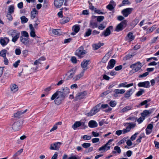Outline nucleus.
I'll list each match as a JSON object with an SVG mask.
<instances>
[{"label":"nucleus","mask_w":159,"mask_h":159,"mask_svg":"<svg viewBox=\"0 0 159 159\" xmlns=\"http://www.w3.org/2000/svg\"><path fill=\"white\" fill-rule=\"evenodd\" d=\"M116 64V61L114 59H111L108 63L107 68L109 70L113 68Z\"/></svg>","instance_id":"obj_16"},{"label":"nucleus","mask_w":159,"mask_h":159,"mask_svg":"<svg viewBox=\"0 0 159 159\" xmlns=\"http://www.w3.org/2000/svg\"><path fill=\"white\" fill-rule=\"evenodd\" d=\"M87 94V92L84 91L83 92L78 93L76 95L75 98L76 100L83 98Z\"/></svg>","instance_id":"obj_14"},{"label":"nucleus","mask_w":159,"mask_h":159,"mask_svg":"<svg viewBox=\"0 0 159 159\" xmlns=\"http://www.w3.org/2000/svg\"><path fill=\"white\" fill-rule=\"evenodd\" d=\"M9 39L7 38H4L3 39H1L0 42L2 46H5L9 42Z\"/></svg>","instance_id":"obj_28"},{"label":"nucleus","mask_w":159,"mask_h":159,"mask_svg":"<svg viewBox=\"0 0 159 159\" xmlns=\"http://www.w3.org/2000/svg\"><path fill=\"white\" fill-rule=\"evenodd\" d=\"M9 35L12 37L16 36H20V33L18 31L15 30H11L9 32Z\"/></svg>","instance_id":"obj_23"},{"label":"nucleus","mask_w":159,"mask_h":159,"mask_svg":"<svg viewBox=\"0 0 159 159\" xmlns=\"http://www.w3.org/2000/svg\"><path fill=\"white\" fill-rule=\"evenodd\" d=\"M114 7L113 5H111V4H109L106 7L110 11H112L113 10L114 8Z\"/></svg>","instance_id":"obj_54"},{"label":"nucleus","mask_w":159,"mask_h":159,"mask_svg":"<svg viewBox=\"0 0 159 159\" xmlns=\"http://www.w3.org/2000/svg\"><path fill=\"white\" fill-rule=\"evenodd\" d=\"M100 109V104H98L93 107L90 111L87 114L88 116H91L98 112Z\"/></svg>","instance_id":"obj_6"},{"label":"nucleus","mask_w":159,"mask_h":159,"mask_svg":"<svg viewBox=\"0 0 159 159\" xmlns=\"http://www.w3.org/2000/svg\"><path fill=\"white\" fill-rule=\"evenodd\" d=\"M104 19V17L103 16H98L97 18V20L98 22H101Z\"/></svg>","instance_id":"obj_59"},{"label":"nucleus","mask_w":159,"mask_h":159,"mask_svg":"<svg viewBox=\"0 0 159 159\" xmlns=\"http://www.w3.org/2000/svg\"><path fill=\"white\" fill-rule=\"evenodd\" d=\"M104 45L103 43H98L93 45V47L94 50H97L99 48L102 46Z\"/></svg>","instance_id":"obj_36"},{"label":"nucleus","mask_w":159,"mask_h":159,"mask_svg":"<svg viewBox=\"0 0 159 159\" xmlns=\"http://www.w3.org/2000/svg\"><path fill=\"white\" fill-rule=\"evenodd\" d=\"M135 38V36L131 32L129 33L125 38V40L128 42H130L133 40Z\"/></svg>","instance_id":"obj_13"},{"label":"nucleus","mask_w":159,"mask_h":159,"mask_svg":"<svg viewBox=\"0 0 159 159\" xmlns=\"http://www.w3.org/2000/svg\"><path fill=\"white\" fill-rule=\"evenodd\" d=\"M69 20V18L67 17H64L62 20V22L65 23L67 22Z\"/></svg>","instance_id":"obj_53"},{"label":"nucleus","mask_w":159,"mask_h":159,"mask_svg":"<svg viewBox=\"0 0 159 159\" xmlns=\"http://www.w3.org/2000/svg\"><path fill=\"white\" fill-rule=\"evenodd\" d=\"M27 109H26L25 110L20 111L17 112L16 113L14 114V116L15 117L17 118H19L20 116L23 114L25 113L27 111Z\"/></svg>","instance_id":"obj_34"},{"label":"nucleus","mask_w":159,"mask_h":159,"mask_svg":"<svg viewBox=\"0 0 159 159\" xmlns=\"http://www.w3.org/2000/svg\"><path fill=\"white\" fill-rule=\"evenodd\" d=\"M133 10V8H126L123 10L121 11V13L125 17H127Z\"/></svg>","instance_id":"obj_10"},{"label":"nucleus","mask_w":159,"mask_h":159,"mask_svg":"<svg viewBox=\"0 0 159 159\" xmlns=\"http://www.w3.org/2000/svg\"><path fill=\"white\" fill-rule=\"evenodd\" d=\"M106 27V26L103 24H100L98 27V29L100 30H103Z\"/></svg>","instance_id":"obj_61"},{"label":"nucleus","mask_w":159,"mask_h":159,"mask_svg":"<svg viewBox=\"0 0 159 159\" xmlns=\"http://www.w3.org/2000/svg\"><path fill=\"white\" fill-rule=\"evenodd\" d=\"M126 124L127 125L126 128L123 129V134L130 132L131 129H133L136 126V124L134 122L127 123Z\"/></svg>","instance_id":"obj_3"},{"label":"nucleus","mask_w":159,"mask_h":159,"mask_svg":"<svg viewBox=\"0 0 159 159\" xmlns=\"http://www.w3.org/2000/svg\"><path fill=\"white\" fill-rule=\"evenodd\" d=\"M134 91L133 88H131L128 90L124 94V97L125 98H128L130 97Z\"/></svg>","instance_id":"obj_19"},{"label":"nucleus","mask_w":159,"mask_h":159,"mask_svg":"<svg viewBox=\"0 0 159 159\" xmlns=\"http://www.w3.org/2000/svg\"><path fill=\"white\" fill-rule=\"evenodd\" d=\"M84 71H83L79 74L76 75L73 78V80L75 81H76L80 80L84 76Z\"/></svg>","instance_id":"obj_24"},{"label":"nucleus","mask_w":159,"mask_h":159,"mask_svg":"<svg viewBox=\"0 0 159 159\" xmlns=\"http://www.w3.org/2000/svg\"><path fill=\"white\" fill-rule=\"evenodd\" d=\"M155 27L154 26H152L151 28L148 29L147 30V33H149L152 32L155 29Z\"/></svg>","instance_id":"obj_58"},{"label":"nucleus","mask_w":159,"mask_h":159,"mask_svg":"<svg viewBox=\"0 0 159 159\" xmlns=\"http://www.w3.org/2000/svg\"><path fill=\"white\" fill-rule=\"evenodd\" d=\"M109 58V57L108 55L106 54L105 55V56L104 57L102 58V60L101 61H99L98 64H101L102 63H106L107 61L108 60Z\"/></svg>","instance_id":"obj_31"},{"label":"nucleus","mask_w":159,"mask_h":159,"mask_svg":"<svg viewBox=\"0 0 159 159\" xmlns=\"http://www.w3.org/2000/svg\"><path fill=\"white\" fill-rule=\"evenodd\" d=\"M116 104V102L115 101H111L109 103L110 105L112 107H115Z\"/></svg>","instance_id":"obj_52"},{"label":"nucleus","mask_w":159,"mask_h":159,"mask_svg":"<svg viewBox=\"0 0 159 159\" xmlns=\"http://www.w3.org/2000/svg\"><path fill=\"white\" fill-rule=\"evenodd\" d=\"M150 101V100L149 99L145 100L141 102L140 105L141 106L145 105L146 107L147 108V104L148 102Z\"/></svg>","instance_id":"obj_45"},{"label":"nucleus","mask_w":159,"mask_h":159,"mask_svg":"<svg viewBox=\"0 0 159 159\" xmlns=\"http://www.w3.org/2000/svg\"><path fill=\"white\" fill-rule=\"evenodd\" d=\"M112 26H110L109 27L107 28L106 30L103 31L102 33V35H104L105 37L111 34L110 30L112 29Z\"/></svg>","instance_id":"obj_25"},{"label":"nucleus","mask_w":159,"mask_h":159,"mask_svg":"<svg viewBox=\"0 0 159 159\" xmlns=\"http://www.w3.org/2000/svg\"><path fill=\"white\" fill-rule=\"evenodd\" d=\"M133 85V83L127 84V82H125L120 84L118 85V88L124 87V88H129Z\"/></svg>","instance_id":"obj_21"},{"label":"nucleus","mask_w":159,"mask_h":159,"mask_svg":"<svg viewBox=\"0 0 159 159\" xmlns=\"http://www.w3.org/2000/svg\"><path fill=\"white\" fill-rule=\"evenodd\" d=\"M149 114V111L145 110L144 111L143 113H141L142 116L145 117L147 115H148Z\"/></svg>","instance_id":"obj_46"},{"label":"nucleus","mask_w":159,"mask_h":159,"mask_svg":"<svg viewBox=\"0 0 159 159\" xmlns=\"http://www.w3.org/2000/svg\"><path fill=\"white\" fill-rule=\"evenodd\" d=\"M20 60H18L17 61H16V62H15V63H14L13 64V66L15 68H16L17 67L19 64L20 63Z\"/></svg>","instance_id":"obj_60"},{"label":"nucleus","mask_w":159,"mask_h":159,"mask_svg":"<svg viewBox=\"0 0 159 159\" xmlns=\"http://www.w3.org/2000/svg\"><path fill=\"white\" fill-rule=\"evenodd\" d=\"M144 119L145 118L142 116V117H140L137 119V121L138 122L139 124H140L141 123Z\"/></svg>","instance_id":"obj_55"},{"label":"nucleus","mask_w":159,"mask_h":159,"mask_svg":"<svg viewBox=\"0 0 159 159\" xmlns=\"http://www.w3.org/2000/svg\"><path fill=\"white\" fill-rule=\"evenodd\" d=\"M20 41L25 45H27L29 43V41L28 38L24 37L23 36H21L20 37Z\"/></svg>","instance_id":"obj_33"},{"label":"nucleus","mask_w":159,"mask_h":159,"mask_svg":"<svg viewBox=\"0 0 159 159\" xmlns=\"http://www.w3.org/2000/svg\"><path fill=\"white\" fill-rule=\"evenodd\" d=\"M23 148L20 149V150H18L15 154V156H18L22 153L23 152Z\"/></svg>","instance_id":"obj_56"},{"label":"nucleus","mask_w":159,"mask_h":159,"mask_svg":"<svg viewBox=\"0 0 159 159\" xmlns=\"http://www.w3.org/2000/svg\"><path fill=\"white\" fill-rule=\"evenodd\" d=\"M64 0H54V4L57 8H60L63 5Z\"/></svg>","instance_id":"obj_15"},{"label":"nucleus","mask_w":159,"mask_h":159,"mask_svg":"<svg viewBox=\"0 0 159 159\" xmlns=\"http://www.w3.org/2000/svg\"><path fill=\"white\" fill-rule=\"evenodd\" d=\"M121 152V150L120 147L118 146H116L114 148V151H112V153L114 154L117 153L120 154Z\"/></svg>","instance_id":"obj_35"},{"label":"nucleus","mask_w":159,"mask_h":159,"mask_svg":"<svg viewBox=\"0 0 159 159\" xmlns=\"http://www.w3.org/2000/svg\"><path fill=\"white\" fill-rule=\"evenodd\" d=\"M15 52L16 55H19L21 53V51L20 48H16L15 50Z\"/></svg>","instance_id":"obj_62"},{"label":"nucleus","mask_w":159,"mask_h":159,"mask_svg":"<svg viewBox=\"0 0 159 159\" xmlns=\"http://www.w3.org/2000/svg\"><path fill=\"white\" fill-rule=\"evenodd\" d=\"M29 27L30 31V36L32 37H35L36 36V34H35L34 28L33 27L32 24H30Z\"/></svg>","instance_id":"obj_26"},{"label":"nucleus","mask_w":159,"mask_h":159,"mask_svg":"<svg viewBox=\"0 0 159 159\" xmlns=\"http://www.w3.org/2000/svg\"><path fill=\"white\" fill-rule=\"evenodd\" d=\"M138 86L139 87L148 88L150 87V82L148 81L140 82L138 84Z\"/></svg>","instance_id":"obj_12"},{"label":"nucleus","mask_w":159,"mask_h":159,"mask_svg":"<svg viewBox=\"0 0 159 159\" xmlns=\"http://www.w3.org/2000/svg\"><path fill=\"white\" fill-rule=\"evenodd\" d=\"M133 109V106L132 105H130L126 106L123 108L120 111V112L121 113H125L127 112L128 111L132 110Z\"/></svg>","instance_id":"obj_17"},{"label":"nucleus","mask_w":159,"mask_h":159,"mask_svg":"<svg viewBox=\"0 0 159 159\" xmlns=\"http://www.w3.org/2000/svg\"><path fill=\"white\" fill-rule=\"evenodd\" d=\"M145 137V134L144 133H143L141 134L139 137V138L136 141L138 143H140L141 142V139Z\"/></svg>","instance_id":"obj_41"},{"label":"nucleus","mask_w":159,"mask_h":159,"mask_svg":"<svg viewBox=\"0 0 159 159\" xmlns=\"http://www.w3.org/2000/svg\"><path fill=\"white\" fill-rule=\"evenodd\" d=\"M113 141V140L112 139L109 140L106 144L99 148V151H102L103 152H105L110 149V145L111 144V142Z\"/></svg>","instance_id":"obj_4"},{"label":"nucleus","mask_w":159,"mask_h":159,"mask_svg":"<svg viewBox=\"0 0 159 159\" xmlns=\"http://www.w3.org/2000/svg\"><path fill=\"white\" fill-rule=\"evenodd\" d=\"M76 71V68H73L69 70L67 73L66 75L67 76V79L69 80L72 78L73 79V76L75 74Z\"/></svg>","instance_id":"obj_8"},{"label":"nucleus","mask_w":159,"mask_h":159,"mask_svg":"<svg viewBox=\"0 0 159 159\" xmlns=\"http://www.w3.org/2000/svg\"><path fill=\"white\" fill-rule=\"evenodd\" d=\"M127 21L124 20L118 24L116 26L115 31L118 32L122 30L126 26Z\"/></svg>","instance_id":"obj_5"},{"label":"nucleus","mask_w":159,"mask_h":159,"mask_svg":"<svg viewBox=\"0 0 159 159\" xmlns=\"http://www.w3.org/2000/svg\"><path fill=\"white\" fill-rule=\"evenodd\" d=\"M35 23L34 25V28H37L38 25L40 24V21L39 20L37 19L35 21Z\"/></svg>","instance_id":"obj_64"},{"label":"nucleus","mask_w":159,"mask_h":159,"mask_svg":"<svg viewBox=\"0 0 159 159\" xmlns=\"http://www.w3.org/2000/svg\"><path fill=\"white\" fill-rule=\"evenodd\" d=\"M7 52V50L6 49H3L0 52V56L3 58L6 57Z\"/></svg>","instance_id":"obj_39"},{"label":"nucleus","mask_w":159,"mask_h":159,"mask_svg":"<svg viewBox=\"0 0 159 159\" xmlns=\"http://www.w3.org/2000/svg\"><path fill=\"white\" fill-rule=\"evenodd\" d=\"M125 90L124 89H116L114 91V93L113 94V96L115 97H117L118 94H123L125 93Z\"/></svg>","instance_id":"obj_18"},{"label":"nucleus","mask_w":159,"mask_h":159,"mask_svg":"<svg viewBox=\"0 0 159 159\" xmlns=\"http://www.w3.org/2000/svg\"><path fill=\"white\" fill-rule=\"evenodd\" d=\"M86 53V52L84 50L83 47L81 46L76 50L75 54L79 57L81 58L83 57V55L85 54Z\"/></svg>","instance_id":"obj_7"},{"label":"nucleus","mask_w":159,"mask_h":159,"mask_svg":"<svg viewBox=\"0 0 159 159\" xmlns=\"http://www.w3.org/2000/svg\"><path fill=\"white\" fill-rule=\"evenodd\" d=\"M10 87L11 91L13 93H15L18 90V88L17 85L14 84H11Z\"/></svg>","instance_id":"obj_30"},{"label":"nucleus","mask_w":159,"mask_h":159,"mask_svg":"<svg viewBox=\"0 0 159 159\" xmlns=\"http://www.w3.org/2000/svg\"><path fill=\"white\" fill-rule=\"evenodd\" d=\"M144 92V90L143 89H140L136 93V95L137 96H139L142 95Z\"/></svg>","instance_id":"obj_47"},{"label":"nucleus","mask_w":159,"mask_h":159,"mask_svg":"<svg viewBox=\"0 0 159 159\" xmlns=\"http://www.w3.org/2000/svg\"><path fill=\"white\" fill-rule=\"evenodd\" d=\"M21 21L22 23L24 24L27 22L28 19L25 16H22L20 17Z\"/></svg>","instance_id":"obj_40"},{"label":"nucleus","mask_w":159,"mask_h":159,"mask_svg":"<svg viewBox=\"0 0 159 159\" xmlns=\"http://www.w3.org/2000/svg\"><path fill=\"white\" fill-rule=\"evenodd\" d=\"M92 30L90 29H87L86 31L85 34V37H88L92 33Z\"/></svg>","instance_id":"obj_38"},{"label":"nucleus","mask_w":159,"mask_h":159,"mask_svg":"<svg viewBox=\"0 0 159 159\" xmlns=\"http://www.w3.org/2000/svg\"><path fill=\"white\" fill-rule=\"evenodd\" d=\"M89 61L86 60H84L81 63V66L83 68L84 71L86 70L87 69V66L88 65Z\"/></svg>","instance_id":"obj_27"},{"label":"nucleus","mask_w":159,"mask_h":159,"mask_svg":"<svg viewBox=\"0 0 159 159\" xmlns=\"http://www.w3.org/2000/svg\"><path fill=\"white\" fill-rule=\"evenodd\" d=\"M142 67L141 63L140 62H138L134 64H132L130 66V68L132 69L129 73L133 74L135 73L139 70Z\"/></svg>","instance_id":"obj_2"},{"label":"nucleus","mask_w":159,"mask_h":159,"mask_svg":"<svg viewBox=\"0 0 159 159\" xmlns=\"http://www.w3.org/2000/svg\"><path fill=\"white\" fill-rule=\"evenodd\" d=\"M80 30V27L79 25H74L72 27L73 32L71 33V35H75L76 33H77Z\"/></svg>","instance_id":"obj_22"},{"label":"nucleus","mask_w":159,"mask_h":159,"mask_svg":"<svg viewBox=\"0 0 159 159\" xmlns=\"http://www.w3.org/2000/svg\"><path fill=\"white\" fill-rule=\"evenodd\" d=\"M82 145L84 148H87L90 147L91 146V144L89 143H84Z\"/></svg>","instance_id":"obj_48"},{"label":"nucleus","mask_w":159,"mask_h":159,"mask_svg":"<svg viewBox=\"0 0 159 159\" xmlns=\"http://www.w3.org/2000/svg\"><path fill=\"white\" fill-rule=\"evenodd\" d=\"M19 36H16L12 37L11 41L14 43H16V42L17 41V40L19 38Z\"/></svg>","instance_id":"obj_57"},{"label":"nucleus","mask_w":159,"mask_h":159,"mask_svg":"<svg viewBox=\"0 0 159 159\" xmlns=\"http://www.w3.org/2000/svg\"><path fill=\"white\" fill-rule=\"evenodd\" d=\"M14 10V7L13 6L10 5L9 6L8 8V12L9 13H13Z\"/></svg>","instance_id":"obj_43"},{"label":"nucleus","mask_w":159,"mask_h":159,"mask_svg":"<svg viewBox=\"0 0 159 159\" xmlns=\"http://www.w3.org/2000/svg\"><path fill=\"white\" fill-rule=\"evenodd\" d=\"M139 134V133L136 132L134 135H132L131 138L130 139L132 141H134L136 139L137 136Z\"/></svg>","instance_id":"obj_51"},{"label":"nucleus","mask_w":159,"mask_h":159,"mask_svg":"<svg viewBox=\"0 0 159 159\" xmlns=\"http://www.w3.org/2000/svg\"><path fill=\"white\" fill-rule=\"evenodd\" d=\"M22 125V122L21 121H18L14 122L12 126V128L15 131H18L20 130Z\"/></svg>","instance_id":"obj_9"},{"label":"nucleus","mask_w":159,"mask_h":159,"mask_svg":"<svg viewBox=\"0 0 159 159\" xmlns=\"http://www.w3.org/2000/svg\"><path fill=\"white\" fill-rule=\"evenodd\" d=\"M52 33L53 34L56 35H60L62 33L61 30L59 29H55L52 30Z\"/></svg>","instance_id":"obj_37"},{"label":"nucleus","mask_w":159,"mask_h":159,"mask_svg":"<svg viewBox=\"0 0 159 159\" xmlns=\"http://www.w3.org/2000/svg\"><path fill=\"white\" fill-rule=\"evenodd\" d=\"M85 123L83 122H80V121H77L72 126V128L74 129L75 130L77 128L80 126H84Z\"/></svg>","instance_id":"obj_20"},{"label":"nucleus","mask_w":159,"mask_h":159,"mask_svg":"<svg viewBox=\"0 0 159 159\" xmlns=\"http://www.w3.org/2000/svg\"><path fill=\"white\" fill-rule=\"evenodd\" d=\"M38 14V11L35 8L33 9V10L31 11V18L32 19H34Z\"/></svg>","instance_id":"obj_32"},{"label":"nucleus","mask_w":159,"mask_h":159,"mask_svg":"<svg viewBox=\"0 0 159 159\" xmlns=\"http://www.w3.org/2000/svg\"><path fill=\"white\" fill-rule=\"evenodd\" d=\"M122 134H123V129L122 130H119L116 132V134L118 136H119Z\"/></svg>","instance_id":"obj_63"},{"label":"nucleus","mask_w":159,"mask_h":159,"mask_svg":"<svg viewBox=\"0 0 159 159\" xmlns=\"http://www.w3.org/2000/svg\"><path fill=\"white\" fill-rule=\"evenodd\" d=\"M21 36H23L24 37H25L27 38H28L29 35L28 33L25 31H23L21 32Z\"/></svg>","instance_id":"obj_44"},{"label":"nucleus","mask_w":159,"mask_h":159,"mask_svg":"<svg viewBox=\"0 0 159 159\" xmlns=\"http://www.w3.org/2000/svg\"><path fill=\"white\" fill-rule=\"evenodd\" d=\"M89 126L90 128H95L97 126L98 124L97 122L93 120H91L89 122Z\"/></svg>","instance_id":"obj_29"},{"label":"nucleus","mask_w":159,"mask_h":159,"mask_svg":"<svg viewBox=\"0 0 159 159\" xmlns=\"http://www.w3.org/2000/svg\"><path fill=\"white\" fill-rule=\"evenodd\" d=\"M62 143L60 142H57L50 145V149L52 150H58L59 149Z\"/></svg>","instance_id":"obj_11"},{"label":"nucleus","mask_w":159,"mask_h":159,"mask_svg":"<svg viewBox=\"0 0 159 159\" xmlns=\"http://www.w3.org/2000/svg\"><path fill=\"white\" fill-rule=\"evenodd\" d=\"M149 74V72H146L143 74L139 75V78H143L147 76Z\"/></svg>","instance_id":"obj_49"},{"label":"nucleus","mask_w":159,"mask_h":159,"mask_svg":"<svg viewBox=\"0 0 159 159\" xmlns=\"http://www.w3.org/2000/svg\"><path fill=\"white\" fill-rule=\"evenodd\" d=\"M82 138L84 140H89L91 139V137L90 136L85 135L83 136Z\"/></svg>","instance_id":"obj_50"},{"label":"nucleus","mask_w":159,"mask_h":159,"mask_svg":"<svg viewBox=\"0 0 159 159\" xmlns=\"http://www.w3.org/2000/svg\"><path fill=\"white\" fill-rule=\"evenodd\" d=\"M69 93V89L67 87L64 88L62 91H57L51 98V100H54L56 104H60L64 97Z\"/></svg>","instance_id":"obj_1"},{"label":"nucleus","mask_w":159,"mask_h":159,"mask_svg":"<svg viewBox=\"0 0 159 159\" xmlns=\"http://www.w3.org/2000/svg\"><path fill=\"white\" fill-rule=\"evenodd\" d=\"M159 81V77L155 79H152L151 81V83L152 85H153L155 83H158Z\"/></svg>","instance_id":"obj_42"}]
</instances>
